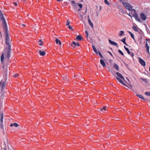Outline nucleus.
Returning <instances> with one entry per match:
<instances>
[{"label": "nucleus", "mask_w": 150, "mask_h": 150, "mask_svg": "<svg viewBox=\"0 0 150 150\" xmlns=\"http://www.w3.org/2000/svg\"><path fill=\"white\" fill-rule=\"evenodd\" d=\"M80 16H81V18H82H82H83V16H82V15H80Z\"/></svg>", "instance_id": "obj_47"}, {"label": "nucleus", "mask_w": 150, "mask_h": 150, "mask_svg": "<svg viewBox=\"0 0 150 150\" xmlns=\"http://www.w3.org/2000/svg\"><path fill=\"white\" fill-rule=\"evenodd\" d=\"M0 127L1 129H3L4 128V124L3 122H0Z\"/></svg>", "instance_id": "obj_32"}, {"label": "nucleus", "mask_w": 150, "mask_h": 150, "mask_svg": "<svg viewBox=\"0 0 150 150\" xmlns=\"http://www.w3.org/2000/svg\"><path fill=\"white\" fill-rule=\"evenodd\" d=\"M4 150H7L6 148H4Z\"/></svg>", "instance_id": "obj_46"}, {"label": "nucleus", "mask_w": 150, "mask_h": 150, "mask_svg": "<svg viewBox=\"0 0 150 150\" xmlns=\"http://www.w3.org/2000/svg\"><path fill=\"white\" fill-rule=\"evenodd\" d=\"M55 42L57 44H58V43L59 45H61V43L60 40L58 39L57 38L55 40Z\"/></svg>", "instance_id": "obj_24"}, {"label": "nucleus", "mask_w": 150, "mask_h": 150, "mask_svg": "<svg viewBox=\"0 0 150 150\" xmlns=\"http://www.w3.org/2000/svg\"><path fill=\"white\" fill-rule=\"evenodd\" d=\"M116 78L120 83L123 85L127 86V85H126L119 77H116Z\"/></svg>", "instance_id": "obj_8"}, {"label": "nucleus", "mask_w": 150, "mask_h": 150, "mask_svg": "<svg viewBox=\"0 0 150 150\" xmlns=\"http://www.w3.org/2000/svg\"><path fill=\"white\" fill-rule=\"evenodd\" d=\"M141 18L143 20H145L146 19V16L143 13H141L140 14Z\"/></svg>", "instance_id": "obj_6"}, {"label": "nucleus", "mask_w": 150, "mask_h": 150, "mask_svg": "<svg viewBox=\"0 0 150 150\" xmlns=\"http://www.w3.org/2000/svg\"><path fill=\"white\" fill-rule=\"evenodd\" d=\"M140 79L143 81L144 82L146 83H147V79L143 78H141Z\"/></svg>", "instance_id": "obj_31"}, {"label": "nucleus", "mask_w": 150, "mask_h": 150, "mask_svg": "<svg viewBox=\"0 0 150 150\" xmlns=\"http://www.w3.org/2000/svg\"><path fill=\"white\" fill-rule=\"evenodd\" d=\"M3 113H1V117L0 119V121L1 122H3Z\"/></svg>", "instance_id": "obj_25"}, {"label": "nucleus", "mask_w": 150, "mask_h": 150, "mask_svg": "<svg viewBox=\"0 0 150 150\" xmlns=\"http://www.w3.org/2000/svg\"><path fill=\"white\" fill-rule=\"evenodd\" d=\"M128 33L130 34L131 37L134 40H135L134 36V35L130 31H128Z\"/></svg>", "instance_id": "obj_27"}, {"label": "nucleus", "mask_w": 150, "mask_h": 150, "mask_svg": "<svg viewBox=\"0 0 150 150\" xmlns=\"http://www.w3.org/2000/svg\"><path fill=\"white\" fill-rule=\"evenodd\" d=\"M81 8H80V7H79V8L77 10V11H81Z\"/></svg>", "instance_id": "obj_45"}, {"label": "nucleus", "mask_w": 150, "mask_h": 150, "mask_svg": "<svg viewBox=\"0 0 150 150\" xmlns=\"http://www.w3.org/2000/svg\"><path fill=\"white\" fill-rule=\"evenodd\" d=\"M113 67L117 71L119 69V67L115 63H114L113 64Z\"/></svg>", "instance_id": "obj_21"}, {"label": "nucleus", "mask_w": 150, "mask_h": 150, "mask_svg": "<svg viewBox=\"0 0 150 150\" xmlns=\"http://www.w3.org/2000/svg\"><path fill=\"white\" fill-rule=\"evenodd\" d=\"M76 39L78 41L83 40V38L81 35H78L76 36Z\"/></svg>", "instance_id": "obj_10"}, {"label": "nucleus", "mask_w": 150, "mask_h": 150, "mask_svg": "<svg viewBox=\"0 0 150 150\" xmlns=\"http://www.w3.org/2000/svg\"><path fill=\"white\" fill-rule=\"evenodd\" d=\"M71 3L74 4L73 7L75 9L77 8V6H79L80 8H82L83 6L82 5L79 3H76L74 1H71Z\"/></svg>", "instance_id": "obj_4"}, {"label": "nucleus", "mask_w": 150, "mask_h": 150, "mask_svg": "<svg viewBox=\"0 0 150 150\" xmlns=\"http://www.w3.org/2000/svg\"><path fill=\"white\" fill-rule=\"evenodd\" d=\"M124 47L128 54H129L131 56H134V54L133 53H131V54H130V52L129 49L127 48L125 46H124Z\"/></svg>", "instance_id": "obj_9"}, {"label": "nucleus", "mask_w": 150, "mask_h": 150, "mask_svg": "<svg viewBox=\"0 0 150 150\" xmlns=\"http://www.w3.org/2000/svg\"><path fill=\"white\" fill-rule=\"evenodd\" d=\"M39 52L40 56H43L45 54V52L44 51H42L41 50H40Z\"/></svg>", "instance_id": "obj_16"}, {"label": "nucleus", "mask_w": 150, "mask_h": 150, "mask_svg": "<svg viewBox=\"0 0 150 150\" xmlns=\"http://www.w3.org/2000/svg\"><path fill=\"white\" fill-rule=\"evenodd\" d=\"M145 94L146 96H150V92H146L145 93Z\"/></svg>", "instance_id": "obj_36"}, {"label": "nucleus", "mask_w": 150, "mask_h": 150, "mask_svg": "<svg viewBox=\"0 0 150 150\" xmlns=\"http://www.w3.org/2000/svg\"><path fill=\"white\" fill-rule=\"evenodd\" d=\"M0 19L2 21V27L4 30L5 34L6 42L7 45L4 52L2 53L1 56L3 57L4 55L6 56H9L10 54L11 45L9 43L10 39L7 30V27L6 20L4 17L1 11L0 10Z\"/></svg>", "instance_id": "obj_1"}, {"label": "nucleus", "mask_w": 150, "mask_h": 150, "mask_svg": "<svg viewBox=\"0 0 150 150\" xmlns=\"http://www.w3.org/2000/svg\"><path fill=\"white\" fill-rule=\"evenodd\" d=\"M58 1H61V0H57Z\"/></svg>", "instance_id": "obj_48"}, {"label": "nucleus", "mask_w": 150, "mask_h": 150, "mask_svg": "<svg viewBox=\"0 0 150 150\" xmlns=\"http://www.w3.org/2000/svg\"><path fill=\"white\" fill-rule=\"evenodd\" d=\"M85 32V33L86 34V37L87 38H88V32L87 31H86Z\"/></svg>", "instance_id": "obj_39"}, {"label": "nucleus", "mask_w": 150, "mask_h": 150, "mask_svg": "<svg viewBox=\"0 0 150 150\" xmlns=\"http://www.w3.org/2000/svg\"><path fill=\"white\" fill-rule=\"evenodd\" d=\"M108 52L109 53V54H110L111 56H112V53H111L110 52L108 51Z\"/></svg>", "instance_id": "obj_44"}, {"label": "nucleus", "mask_w": 150, "mask_h": 150, "mask_svg": "<svg viewBox=\"0 0 150 150\" xmlns=\"http://www.w3.org/2000/svg\"><path fill=\"white\" fill-rule=\"evenodd\" d=\"M98 53H99V54L100 55V56H103L101 54V53L100 52H99Z\"/></svg>", "instance_id": "obj_43"}, {"label": "nucleus", "mask_w": 150, "mask_h": 150, "mask_svg": "<svg viewBox=\"0 0 150 150\" xmlns=\"http://www.w3.org/2000/svg\"><path fill=\"white\" fill-rule=\"evenodd\" d=\"M10 126L11 127H12L13 126H14L15 127H17L19 126V125L17 123L14 122L13 124H11L10 125Z\"/></svg>", "instance_id": "obj_13"}, {"label": "nucleus", "mask_w": 150, "mask_h": 150, "mask_svg": "<svg viewBox=\"0 0 150 150\" xmlns=\"http://www.w3.org/2000/svg\"><path fill=\"white\" fill-rule=\"evenodd\" d=\"M124 32L122 30H121L120 31V33L119 34V36H122L124 34Z\"/></svg>", "instance_id": "obj_26"}, {"label": "nucleus", "mask_w": 150, "mask_h": 150, "mask_svg": "<svg viewBox=\"0 0 150 150\" xmlns=\"http://www.w3.org/2000/svg\"><path fill=\"white\" fill-rule=\"evenodd\" d=\"M104 2L107 5H109L110 4L107 0H104Z\"/></svg>", "instance_id": "obj_35"}, {"label": "nucleus", "mask_w": 150, "mask_h": 150, "mask_svg": "<svg viewBox=\"0 0 150 150\" xmlns=\"http://www.w3.org/2000/svg\"><path fill=\"white\" fill-rule=\"evenodd\" d=\"M108 41L110 44L116 46H118L117 44L115 42L112 41L110 39Z\"/></svg>", "instance_id": "obj_11"}, {"label": "nucleus", "mask_w": 150, "mask_h": 150, "mask_svg": "<svg viewBox=\"0 0 150 150\" xmlns=\"http://www.w3.org/2000/svg\"><path fill=\"white\" fill-rule=\"evenodd\" d=\"M118 52H119L120 54L122 55V56H123L124 55V54L120 50H118Z\"/></svg>", "instance_id": "obj_37"}, {"label": "nucleus", "mask_w": 150, "mask_h": 150, "mask_svg": "<svg viewBox=\"0 0 150 150\" xmlns=\"http://www.w3.org/2000/svg\"><path fill=\"white\" fill-rule=\"evenodd\" d=\"M116 78L120 83L123 85L127 86V85H126L119 77H116Z\"/></svg>", "instance_id": "obj_7"}, {"label": "nucleus", "mask_w": 150, "mask_h": 150, "mask_svg": "<svg viewBox=\"0 0 150 150\" xmlns=\"http://www.w3.org/2000/svg\"><path fill=\"white\" fill-rule=\"evenodd\" d=\"M23 25L24 26H25V25L24 24H23Z\"/></svg>", "instance_id": "obj_50"}, {"label": "nucleus", "mask_w": 150, "mask_h": 150, "mask_svg": "<svg viewBox=\"0 0 150 150\" xmlns=\"http://www.w3.org/2000/svg\"><path fill=\"white\" fill-rule=\"evenodd\" d=\"M126 40V38L125 37V38H123L122 40H121V41L125 45H128L125 42Z\"/></svg>", "instance_id": "obj_30"}, {"label": "nucleus", "mask_w": 150, "mask_h": 150, "mask_svg": "<svg viewBox=\"0 0 150 150\" xmlns=\"http://www.w3.org/2000/svg\"><path fill=\"white\" fill-rule=\"evenodd\" d=\"M129 16H131L130 15V14H129Z\"/></svg>", "instance_id": "obj_52"}, {"label": "nucleus", "mask_w": 150, "mask_h": 150, "mask_svg": "<svg viewBox=\"0 0 150 150\" xmlns=\"http://www.w3.org/2000/svg\"><path fill=\"white\" fill-rule=\"evenodd\" d=\"M139 62L140 64L143 66H145L146 65V63L140 57H139Z\"/></svg>", "instance_id": "obj_5"}, {"label": "nucleus", "mask_w": 150, "mask_h": 150, "mask_svg": "<svg viewBox=\"0 0 150 150\" xmlns=\"http://www.w3.org/2000/svg\"><path fill=\"white\" fill-rule=\"evenodd\" d=\"M106 107L105 106L103 107L102 108L100 109V112H103L105 111H106Z\"/></svg>", "instance_id": "obj_15"}, {"label": "nucleus", "mask_w": 150, "mask_h": 150, "mask_svg": "<svg viewBox=\"0 0 150 150\" xmlns=\"http://www.w3.org/2000/svg\"><path fill=\"white\" fill-rule=\"evenodd\" d=\"M100 62L102 67H105L106 64L104 61L102 59H101L100 61Z\"/></svg>", "instance_id": "obj_12"}, {"label": "nucleus", "mask_w": 150, "mask_h": 150, "mask_svg": "<svg viewBox=\"0 0 150 150\" xmlns=\"http://www.w3.org/2000/svg\"><path fill=\"white\" fill-rule=\"evenodd\" d=\"M145 47H146V51L149 53V47L148 45V43H147V42H146Z\"/></svg>", "instance_id": "obj_20"}, {"label": "nucleus", "mask_w": 150, "mask_h": 150, "mask_svg": "<svg viewBox=\"0 0 150 150\" xmlns=\"http://www.w3.org/2000/svg\"><path fill=\"white\" fill-rule=\"evenodd\" d=\"M137 95L141 99H143V100H144V98L143 96H142V95L140 94V95H138L137 94Z\"/></svg>", "instance_id": "obj_29"}, {"label": "nucleus", "mask_w": 150, "mask_h": 150, "mask_svg": "<svg viewBox=\"0 0 150 150\" xmlns=\"http://www.w3.org/2000/svg\"><path fill=\"white\" fill-rule=\"evenodd\" d=\"M70 24V21L69 20H67V23H66V25H69V24Z\"/></svg>", "instance_id": "obj_38"}, {"label": "nucleus", "mask_w": 150, "mask_h": 150, "mask_svg": "<svg viewBox=\"0 0 150 150\" xmlns=\"http://www.w3.org/2000/svg\"><path fill=\"white\" fill-rule=\"evenodd\" d=\"M62 77L63 78V79L64 80L67 81L68 80V76L67 75L63 76Z\"/></svg>", "instance_id": "obj_23"}, {"label": "nucleus", "mask_w": 150, "mask_h": 150, "mask_svg": "<svg viewBox=\"0 0 150 150\" xmlns=\"http://www.w3.org/2000/svg\"><path fill=\"white\" fill-rule=\"evenodd\" d=\"M87 11V9H86V12Z\"/></svg>", "instance_id": "obj_51"}, {"label": "nucleus", "mask_w": 150, "mask_h": 150, "mask_svg": "<svg viewBox=\"0 0 150 150\" xmlns=\"http://www.w3.org/2000/svg\"><path fill=\"white\" fill-rule=\"evenodd\" d=\"M69 28L71 30H74L73 28L70 25H69Z\"/></svg>", "instance_id": "obj_40"}, {"label": "nucleus", "mask_w": 150, "mask_h": 150, "mask_svg": "<svg viewBox=\"0 0 150 150\" xmlns=\"http://www.w3.org/2000/svg\"><path fill=\"white\" fill-rule=\"evenodd\" d=\"M127 87L129 88V89H131L132 90V88L133 86L132 85H131V84H129V86H128L127 85Z\"/></svg>", "instance_id": "obj_33"}, {"label": "nucleus", "mask_w": 150, "mask_h": 150, "mask_svg": "<svg viewBox=\"0 0 150 150\" xmlns=\"http://www.w3.org/2000/svg\"><path fill=\"white\" fill-rule=\"evenodd\" d=\"M9 57H1V61L3 65V71L4 74L5 75L6 79H7V66L6 64H4V61H5V62H6V59H9Z\"/></svg>", "instance_id": "obj_3"}, {"label": "nucleus", "mask_w": 150, "mask_h": 150, "mask_svg": "<svg viewBox=\"0 0 150 150\" xmlns=\"http://www.w3.org/2000/svg\"><path fill=\"white\" fill-rule=\"evenodd\" d=\"M72 43L75 45V46L79 47L80 45V44L78 43H76L75 41H73Z\"/></svg>", "instance_id": "obj_28"}, {"label": "nucleus", "mask_w": 150, "mask_h": 150, "mask_svg": "<svg viewBox=\"0 0 150 150\" xmlns=\"http://www.w3.org/2000/svg\"><path fill=\"white\" fill-rule=\"evenodd\" d=\"M132 28L134 31L136 32L138 31V28L135 25L133 26L132 27Z\"/></svg>", "instance_id": "obj_22"}, {"label": "nucleus", "mask_w": 150, "mask_h": 150, "mask_svg": "<svg viewBox=\"0 0 150 150\" xmlns=\"http://www.w3.org/2000/svg\"><path fill=\"white\" fill-rule=\"evenodd\" d=\"M39 42H40L39 44L41 46V45H42V44H43V42H42V40H41V39L39 40Z\"/></svg>", "instance_id": "obj_34"}, {"label": "nucleus", "mask_w": 150, "mask_h": 150, "mask_svg": "<svg viewBox=\"0 0 150 150\" xmlns=\"http://www.w3.org/2000/svg\"><path fill=\"white\" fill-rule=\"evenodd\" d=\"M116 74L119 77H120L121 79H122L123 80H125V78H124V77L121 74H120V73H119V72H117Z\"/></svg>", "instance_id": "obj_14"}, {"label": "nucleus", "mask_w": 150, "mask_h": 150, "mask_svg": "<svg viewBox=\"0 0 150 150\" xmlns=\"http://www.w3.org/2000/svg\"><path fill=\"white\" fill-rule=\"evenodd\" d=\"M88 23L90 25V26L92 28H93V24L92 23L91 21L90 20V19L88 18Z\"/></svg>", "instance_id": "obj_19"}, {"label": "nucleus", "mask_w": 150, "mask_h": 150, "mask_svg": "<svg viewBox=\"0 0 150 150\" xmlns=\"http://www.w3.org/2000/svg\"><path fill=\"white\" fill-rule=\"evenodd\" d=\"M6 79V78H5ZM6 79H5V81L3 82V83L2 86H1V89L2 90L4 89L5 86V85L6 84Z\"/></svg>", "instance_id": "obj_18"}, {"label": "nucleus", "mask_w": 150, "mask_h": 150, "mask_svg": "<svg viewBox=\"0 0 150 150\" xmlns=\"http://www.w3.org/2000/svg\"><path fill=\"white\" fill-rule=\"evenodd\" d=\"M18 76V74H16L14 75V76L16 78V77H17Z\"/></svg>", "instance_id": "obj_41"}, {"label": "nucleus", "mask_w": 150, "mask_h": 150, "mask_svg": "<svg viewBox=\"0 0 150 150\" xmlns=\"http://www.w3.org/2000/svg\"><path fill=\"white\" fill-rule=\"evenodd\" d=\"M92 48L94 52L96 53V55H98V53L97 50L96 49V47L93 45H92Z\"/></svg>", "instance_id": "obj_17"}, {"label": "nucleus", "mask_w": 150, "mask_h": 150, "mask_svg": "<svg viewBox=\"0 0 150 150\" xmlns=\"http://www.w3.org/2000/svg\"><path fill=\"white\" fill-rule=\"evenodd\" d=\"M88 19L90 18L89 16H88Z\"/></svg>", "instance_id": "obj_49"}, {"label": "nucleus", "mask_w": 150, "mask_h": 150, "mask_svg": "<svg viewBox=\"0 0 150 150\" xmlns=\"http://www.w3.org/2000/svg\"><path fill=\"white\" fill-rule=\"evenodd\" d=\"M13 4L15 6H18V4L16 2H14L13 3Z\"/></svg>", "instance_id": "obj_42"}, {"label": "nucleus", "mask_w": 150, "mask_h": 150, "mask_svg": "<svg viewBox=\"0 0 150 150\" xmlns=\"http://www.w3.org/2000/svg\"><path fill=\"white\" fill-rule=\"evenodd\" d=\"M122 3L123 5L125 7V8L128 9L129 11H131V13L132 15L135 18V19L137 21L140 22H141V20L138 17V15L136 13V10L134 9H132V6L128 3L123 2L125 0H119Z\"/></svg>", "instance_id": "obj_2"}]
</instances>
